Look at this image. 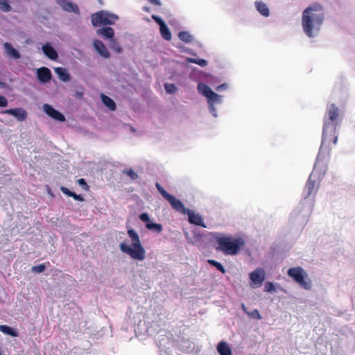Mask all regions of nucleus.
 <instances>
[{
	"instance_id": "nucleus-48",
	"label": "nucleus",
	"mask_w": 355,
	"mask_h": 355,
	"mask_svg": "<svg viewBox=\"0 0 355 355\" xmlns=\"http://www.w3.org/2000/svg\"><path fill=\"white\" fill-rule=\"evenodd\" d=\"M225 87V85H222L220 86L217 87V90H220V89H223Z\"/></svg>"
},
{
	"instance_id": "nucleus-8",
	"label": "nucleus",
	"mask_w": 355,
	"mask_h": 355,
	"mask_svg": "<svg viewBox=\"0 0 355 355\" xmlns=\"http://www.w3.org/2000/svg\"><path fill=\"white\" fill-rule=\"evenodd\" d=\"M318 165L319 164H315L313 171L311 173L307 180L306 184H305L304 189V198H307L311 196H314L318 192V189L319 187V180L317 178V175L315 173V171Z\"/></svg>"
},
{
	"instance_id": "nucleus-14",
	"label": "nucleus",
	"mask_w": 355,
	"mask_h": 355,
	"mask_svg": "<svg viewBox=\"0 0 355 355\" xmlns=\"http://www.w3.org/2000/svg\"><path fill=\"white\" fill-rule=\"evenodd\" d=\"M57 3L64 10L68 12L79 13V9L77 4H74L69 0H57Z\"/></svg>"
},
{
	"instance_id": "nucleus-51",
	"label": "nucleus",
	"mask_w": 355,
	"mask_h": 355,
	"mask_svg": "<svg viewBox=\"0 0 355 355\" xmlns=\"http://www.w3.org/2000/svg\"><path fill=\"white\" fill-rule=\"evenodd\" d=\"M0 355H2V354H1V352H0Z\"/></svg>"
},
{
	"instance_id": "nucleus-42",
	"label": "nucleus",
	"mask_w": 355,
	"mask_h": 355,
	"mask_svg": "<svg viewBox=\"0 0 355 355\" xmlns=\"http://www.w3.org/2000/svg\"><path fill=\"white\" fill-rule=\"evenodd\" d=\"M78 183L80 185H83V186L85 187V189H88V185L87 184L86 181L84 179H83V178L79 179L78 180Z\"/></svg>"
},
{
	"instance_id": "nucleus-11",
	"label": "nucleus",
	"mask_w": 355,
	"mask_h": 355,
	"mask_svg": "<svg viewBox=\"0 0 355 355\" xmlns=\"http://www.w3.org/2000/svg\"><path fill=\"white\" fill-rule=\"evenodd\" d=\"M5 114H11L15 116L18 121H24L27 119L26 110L22 108H12L5 110L2 112Z\"/></svg>"
},
{
	"instance_id": "nucleus-7",
	"label": "nucleus",
	"mask_w": 355,
	"mask_h": 355,
	"mask_svg": "<svg viewBox=\"0 0 355 355\" xmlns=\"http://www.w3.org/2000/svg\"><path fill=\"white\" fill-rule=\"evenodd\" d=\"M156 187L158 192L161 193L162 196H163L166 200L168 201L172 208L175 209L176 211L185 214V212H187V210H189L184 207L182 201L176 199L175 196L166 191L159 184L157 183Z\"/></svg>"
},
{
	"instance_id": "nucleus-35",
	"label": "nucleus",
	"mask_w": 355,
	"mask_h": 355,
	"mask_svg": "<svg viewBox=\"0 0 355 355\" xmlns=\"http://www.w3.org/2000/svg\"><path fill=\"white\" fill-rule=\"evenodd\" d=\"M164 87L166 93L170 94H174L175 92L177 90V88L175 86V85L172 83H165Z\"/></svg>"
},
{
	"instance_id": "nucleus-29",
	"label": "nucleus",
	"mask_w": 355,
	"mask_h": 355,
	"mask_svg": "<svg viewBox=\"0 0 355 355\" xmlns=\"http://www.w3.org/2000/svg\"><path fill=\"white\" fill-rule=\"evenodd\" d=\"M207 263H209L211 266H212L215 267L216 268H217V270H219L220 272L225 273V267L223 266H222L221 263H220L219 262L216 261V260H214V259H208L207 260Z\"/></svg>"
},
{
	"instance_id": "nucleus-30",
	"label": "nucleus",
	"mask_w": 355,
	"mask_h": 355,
	"mask_svg": "<svg viewBox=\"0 0 355 355\" xmlns=\"http://www.w3.org/2000/svg\"><path fill=\"white\" fill-rule=\"evenodd\" d=\"M206 98H207L208 102L212 104L213 103L220 102V96L217 93L213 92L210 94L207 95Z\"/></svg>"
},
{
	"instance_id": "nucleus-31",
	"label": "nucleus",
	"mask_w": 355,
	"mask_h": 355,
	"mask_svg": "<svg viewBox=\"0 0 355 355\" xmlns=\"http://www.w3.org/2000/svg\"><path fill=\"white\" fill-rule=\"evenodd\" d=\"M122 173L125 175H127L130 180H135L138 178L137 173L133 171L132 168H126L123 170Z\"/></svg>"
},
{
	"instance_id": "nucleus-36",
	"label": "nucleus",
	"mask_w": 355,
	"mask_h": 355,
	"mask_svg": "<svg viewBox=\"0 0 355 355\" xmlns=\"http://www.w3.org/2000/svg\"><path fill=\"white\" fill-rule=\"evenodd\" d=\"M45 268V264L41 263L40 265L32 267L31 271L35 273H40L44 271Z\"/></svg>"
},
{
	"instance_id": "nucleus-22",
	"label": "nucleus",
	"mask_w": 355,
	"mask_h": 355,
	"mask_svg": "<svg viewBox=\"0 0 355 355\" xmlns=\"http://www.w3.org/2000/svg\"><path fill=\"white\" fill-rule=\"evenodd\" d=\"M55 72L57 73L61 81L68 82L69 80L70 76L65 69L60 67H55Z\"/></svg>"
},
{
	"instance_id": "nucleus-46",
	"label": "nucleus",
	"mask_w": 355,
	"mask_h": 355,
	"mask_svg": "<svg viewBox=\"0 0 355 355\" xmlns=\"http://www.w3.org/2000/svg\"><path fill=\"white\" fill-rule=\"evenodd\" d=\"M143 10H144V12H149V8H148V7H146V6H144V7H143Z\"/></svg>"
},
{
	"instance_id": "nucleus-37",
	"label": "nucleus",
	"mask_w": 355,
	"mask_h": 355,
	"mask_svg": "<svg viewBox=\"0 0 355 355\" xmlns=\"http://www.w3.org/2000/svg\"><path fill=\"white\" fill-rule=\"evenodd\" d=\"M247 314L254 319H261V315L259 314L257 309H254L252 312H247Z\"/></svg>"
},
{
	"instance_id": "nucleus-39",
	"label": "nucleus",
	"mask_w": 355,
	"mask_h": 355,
	"mask_svg": "<svg viewBox=\"0 0 355 355\" xmlns=\"http://www.w3.org/2000/svg\"><path fill=\"white\" fill-rule=\"evenodd\" d=\"M8 106V99L0 95V107Z\"/></svg>"
},
{
	"instance_id": "nucleus-23",
	"label": "nucleus",
	"mask_w": 355,
	"mask_h": 355,
	"mask_svg": "<svg viewBox=\"0 0 355 355\" xmlns=\"http://www.w3.org/2000/svg\"><path fill=\"white\" fill-rule=\"evenodd\" d=\"M101 99L103 103L109 108L110 110L114 111L116 110V104L113 99L105 94H101Z\"/></svg>"
},
{
	"instance_id": "nucleus-41",
	"label": "nucleus",
	"mask_w": 355,
	"mask_h": 355,
	"mask_svg": "<svg viewBox=\"0 0 355 355\" xmlns=\"http://www.w3.org/2000/svg\"><path fill=\"white\" fill-rule=\"evenodd\" d=\"M71 197H72L73 200L76 201H84L83 197L81 195H78L76 193H73Z\"/></svg>"
},
{
	"instance_id": "nucleus-6",
	"label": "nucleus",
	"mask_w": 355,
	"mask_h": 355,
	"mask_svg": "<svg viewBox=\"0 0 355 355\" xmlns=\"http://www.w3.org/2000/svg\"><path fill=\"white\" fill-rule=\"evenodd\" d=\"M92 24L93 26H100L101 24H114L116 21L119 19L116 15L101 10L92 15Z\"/></svg>"
},
{
	"instance_id": "nucleus-2",
	"label": "nucleus",
	"mask_w": 355,
	"mask_h": 355,
	"mask_svg": "<svg viewBox=\"0 0 355 355\" xmlns=\"http://www.w3.org/2000/svg\"><path fill=\"white\" fill-rule=\"evenodd\" d=\"M337 123L324 122L322 130V138L320 150L316 160V164L321 162V157L323 154L329 155L332 146H336L338 141L336 132Z\"/></svg>"
},
{
	"instance_id": "nucleus-44",
	"label": "nucleus",
	"mask_w": 355,
	"mask_h": 355,
	"mask_svg": "<svg viewBox=\"0 0 355 355\" xmlns=\"http://www.w3.org/2000/svg\"><path fill=\"white\" fill-rule=\"evenodd\" d=\"M241 309H243V311L246 313L247 312H248L247 310H246V307L245 306V305L243 304H241Z\"/></svg>"
},
{
	"instance_id": "nucleus-20",
	"label": "nucleus",
	"mask_w": 355,
	"mask_h": 355,
	"mask_svg": "<svg viewBox=\"0 0 355 355\" xmlns=\"http://www.w3.org/2000/svg\"><path fill=\"white\" fill-rule=\"evenodd\" d=\"M97 35H101L105 39L114 40V31L113 28H101L96 31Z\"/></svg>"
},
{
	"instance_id": "nucleus-17",
	"label": "nucleus",
	"mask_w": 355,
	"mask_h": 355,
	"mask_svg": "<svg viewBox=\"0 0 355 355\" xmlns=\"http://www.w3.org/2000/svg\"><path fill=\"white\" fill-rule=\"evenodd\" d=\"M93 46H94L96 51L98 52L102 57L104 58H110V55L109 51H107L105 44H103L101 40H95L94 42H93Z\"/></svg>"
},
{
	"instance_id": "nucleus-15",
	"label": "nucleus",
	"mask_w": 355,
	"mask_h": 355,
	"mask_svg": "<svg viewBox=\"0 0 355 355\" xmlns=\"http://www.w3.org/2000/svg\"><path fill=\"white\" fill-rule=\"evenodd\" d=\"M185 214L188 215L189 223L206 227V225L204 224L202 217L200 215L195 213L192 210H187V212H185Z\"/></svg>"
},
{
	"instance_id": "nucleus-50",
	"label": "nucleus",
	"mask_w": 355,
	"mask_h": 355,
	"mask_svg": "<svg viewBox=\"0 0 355 355\" xmlns=\"http://www.w3.org/2000/svg\"><path fill=\"white\" fill-rule=\"evenodd\" d=\"M156 3H157V5H160V3L159 2L158 0H157Z\"/></svg>"
},
{
	"instance_id": "nucleus-45",
	"label": "nucleus",
	"mask_w": 355,
	"mask_h": 355,
	"mask_svg": "<svg viewBox=\"0 0 355 355\" xmlns=\"http://www.w3.org/2000/svg\"><path fill=\"white\" fill-rule=\"evenodd\" d=\"M143 18H144V20H146L147 21H150V19L149 17H148L147 15H144Z\"/></svg>"
},
{
	"instance_id": "nucleus-3",
	"label": "nucleus",
	"mask_w": 355,
	"mask_h": 355,
	"mask_svg": "<svg viewBox=\"0 0 355 355\" xmlns=\"http://www.w3.org/2000/svg\"><path fill=\"white\" fill-rule=\"evenodd\" d=\"M128 236L132 241V245H128L125 243L119 244L120 250L128 254L133 260L144 261L145 258V250L143 248L139 235L133 229L128 230Z\"/></svg>"
},
{
	"instance_id": "nucleus-9",
	"label": "nucleus",
	"mask_w": 355,
	"mask_h": 355,
	"mask_svg": "<svg viewBox=\"0 0 355 355\" xmlns=\"http://www.w3.org/2000/svg\"><path fill=\"white\" fill-rule=\"evenodd\" d=\"M250 279L254 285L259 287L262 285L266 279V272L261 268H258L250 273Z\"/></svg>"
},
{
	"instance_id": "nucleus-28",
	"label": "nucleus",
	"mask_w": 355,
	"mask_h": 355,
	"mask_svg": "<svg viewBox=\"0 0 355 355\" xmlns=\"http://www.w3.org/2000/svg\"><path fill=\"white\" fill-rule=\"evenodd\" d=\"M140 219L141 221L146 223V228L148 230H152L155 228L156 224L154 223H148L149 222V216L147 213H142L140 216Z\"/></svg>"
},
{
	"instance_id": "nucleus-12",
	"label": "nucleus",
	"mask_w": 355,
	"mask_h": 355,
	"mask_svg": "<svg viewBox=\"0 0 355 355\" xmlns=\"http://www.w3.org/2000/svg\"><path fill=\"white\" fill-rule=\"evenodd\" d=\"M327 116V120L324 119V123H336L339 116V110L335 104L332 103L328 107Z\"/></svg>"
},
{
	"instance_id": "nucleus-33",
	"label": "nucleus",
	"mask_w": 355,
	"mask_h": 355,
	"mask_svg": "<svg viewBox=\"0 0 355 355\" xmlns=\"http://www.w3.org/2000/svg\"><path fill=\"white\" fill-rule=\"evenodd\" d=\"M0 10L4 12H8L12 10V8L7 0H0Z\"/></svg>"
},
{
	"instance_id": "nucleus-34",
	"label": "nucleus",
	"mask_w": 355,
	"mask_h": 355,
	"mask_svg": "<svg viewBox=\"0 0 355 355\" xmlns=\"http://www.w3.org/2000/svg\"><path fill=\"white\" fill-rule=\"evenodd\" d=\"M110 48L112 49L116 53H120L121 52V47L119 43L116 41L115 39H112L110 41Z\"/></svg>"
},
{
	"instance_id": "nucleus-1",
	"label": "nucleus",
	"mask_w": 355,
	"mask_h": 355,
	"mask_svg": "<svg viewBox=\"0 0 355 355\" xmlns=\"http://www.w3.org/2000/svg\"><path fill=\"white\" fill-rule=\"evenodd\" d=\"M324 19V9L322 5L314 3L304 9L301 24L305 34L309 37L314 36L313 33L318 32Z\"/></svg>"
},
{
	"instance_id": "nucleus-18",
	"label": "nucleus",
	"mask_w": 355,
	"mask_h": 355,
	"mask_svg": "<svg viewBox=\"0 0 355 355\" xmlns=\"http://www.w3.org/2000/svg\"><path fill=\"white\" fill-rule=\"evenodd\" d=\"M3 49L6 55H7L9 58H11L14 60H18L20 58L19 52L17 51V49L13 48L12 44L8 42L3 43Z\"/></svg>"
},
{
	"instance_id": "nucleus-43",
	"label": "nucleus",
	"mask_w": 355,
	"mask_h": 355,
	"mask_svg": "<svg viewBox=\"0 0 355 355\" xmlns=\"http://www.w3.org/2000/svg\"><path fill=\"white\" fill-rule=\"evenodd\" d=\"M162 231V225L161 224H156V232H159Z\"/></svg>"
},
{
	"instance_id": "nucleus-5",
	"label": "nucleus",
	"mask_w": 355,
	"mask_h": 355,
	"mask_svg": "<svg viewBox=\"0 0 355 355\" xmlns=\"http://www.w3.org/2000/svg\"><path fill=\"white\" fill-rule=\"evenodd\" d=\"M287 275L292 277L301 288L305 290H310L311 288V281L309 278L308 274L302 267L290 268L287 271Z\"/></svg>"
},
{
	"instance_id": "nucleus-27",
	"label": "nucleus",
	"mask_w": 355,
	"mask_h": 355,
	"mask_svg": "<svg viewBox=\"0 0 355 355\" xmlns=\"http://www.w3.org/2000/svg\"><path fill=\"white\" fill-rule=\"evenodd\" d=\"M178 37L180 40L187 44L193 41V36L188 31H180Z\"/></svg>"
},
{
	"instance_id": "nucleus-26",
	"label": "nucleus",
	"mask_w": 355,
	"mask_h": 355,
	"mask_svg": "<svg viewBox=\"0 0 355 355\" xmlns=\"http://www.w3.org/2000/svg\"><path fill=\"white\" fill-rule=\"evenodd\" d=\"M198 89L200 93L203 94L204 96H207V95L210 94L213 92L209 86H208L206 84H204L202 83H199L198 85Z\"/></svg>"
},
{
	"instance_id": "nucleus-4",
	"label": "nucleus",
	"mask_w": 355,
	"mask_h": 355,
	"mask_svg": "<svg viewBox=\"0 0 355 355\" xmlns=\"http://www.w3.org/2000/svg\"><path fill=\"white\" fill-rule=\"evenodd\" d=\"M217 250L225 255L234 256L239 253L245 245V241L241 238H234L230 236H221L216 239Z\"/></svg>"
},
{
	"instance_id": "nucleus-32",
	"label": "nucleus",
	"mask_w": 355,
	"mask_h": 355,
	"mask_svg": "<svg viewBox=\"0 0 355 355\" xmlns=\"http://www.w3.org/2000/svg\"><path fill=\"white\" fill-rule=\"evenodd\" d=\"M188 62L190 63H196L202 67H206L207 64V60L205 59L189 58Z\"/></svg>"
},
{
	"instance_id": "nucleus-13",
	"label": "nucleus",
	"mask_w": 355,
	"mask_h": 355,
	"mask_svg": "<svg viewBox=\"0 0 355 355\" xmlns=\"http://www.w3.org/2000/svg\"><path fill=\"white\" fill-rule=\"evenodd\" d=\"M37 77L42 83H46L51 79V73L49 68L42 67L37 70Z\"/></svg>"
},
{
	"instance_id": "nucleus-49",
	"label": "nucleus",
	"mask_w": 355,
	"mask_h": 355,
	"mask_svg": "<svg viewBox=\"0 0 355 355\" xmlns=\"http://www.w3.org/2000/svg\"><path fill=\"white\" fill-rule=\"evenodd\" d=\"M150 2H151L153 4L155 5V0H148Z\"/></svg>"
},
{
	"instance_id": "nucleus-40",
	"label": "nucleus",
	"mask_w": 355,
	"mask_h": 355,
	"mask_svg": "<svg viewBox=\"0 0 355 355\" xmlns=\"http://www.w3.org/2000/svg\"><path fill=\"white\" fill-rule=\"evenodd\" d=\"M60 191L62 193H63L64 194L67 195L69 197H71V195L73 193V192L71 191L69 189L64 187H61Z\"/></svg>"
},
{
	"instance_id": "nucleus-24",
	"label": "nucleus",
	"mask_w": 355,
	"mask_h": 355,
	"mask_svg": "<svg viewBox=\"0 0 355 355\" xmlns=\"http://www.w3.org/2000/svg\"><path fill=\"white\" fill-rule=\"evenodd\" d=\"M254 5L255 8H257V11L259 13H261L262 16H269V10L266 3H264L262 1H257L255 2Z\"/></svg>"
},
{
	"instance_id": "nucleus-25",
	"label": "nucleus",
	"mask_w": 355,
	"mask_h": 355,
	"mask_svg": "<svg viewBox=\"0 0 355 355\" xmlns=\"http://www.w3.org/2000/svg\"><path fill=\"white\" fill-rule=\"evenodd\" d=\"M0 331L3 332L6 335L12 336V337L18 336V333L17 332V331L14 330L12 327L7 325H0Z\"/></svg>"
},
{
	"instance_id": "nucleus-47",
	"label": "nucleus",
	"mask_w": 355,
	"mask_h": 355,
	"mask_svg": "<svg viewBox=\"0 0 355 355\" xmlns=\"http://www.w3.org/2000/svg\"><path fill=\"white\" fill-rule=\"evenodd\" d=\"M151 19H152L153 20H155V13H152V15H151Z\"/></svg>"
},
{
	"instance_id": "nucleus-38",
	"label": "nucleus",
	"mask_w": 355,
	"mask_h": 355,
	"mask_svg": "<svg viewBox=\"0 0 355 355\" xmlns=\"http://www.w3.org/2000/svg\"><path fill=\"white\" fill-rule=\"evenodd\" d=\"M275 290V287L273 285L272 282H267L265 285V291L272 292Z\"/></svg>"
},
{
	"instance_id": "nucleus-16",
	"label": "nucleus",
	"mask_w": 355,
	"mask_h": 355,
	"mask_svg": "<svg viewBox=\"0 0 355 355\" xmlns=\"http://www.w3.org/2000/svg\"><path fill=\"white\" fill-rule=\"evenodd\" d=\"M156 22H157V24L159 25V26H160L159 31H160V34H161V36L162 37V38L166 40H168V41L171 40V31L169 30V28H168L166 26L164 21H162V19L160 17H157Z\"/></svg>"
},
{
	"instance_id": "nucleus-21",
	"label": "nucleus",
	"mask_w": 355,
	"mask_h": 355,
	"mask_svg": "<svg viewBox=\"0 0 355 355\" xmlns=\"http://www.w3.org/2000/svg\"><path fill=\"white\" fill-rule=\"evenodd\" d=\"M216 349L220 355H232V350L226 342H219L216 346Z\"/></svg>"
},
{
	"instance_id": "nucleus-10",
	"label": "nucleus",
	"mask_w": 355,
	"mask_h": 355,
	"mask_svg": "<svg viewBox=\"0 0 355 355\" xmlns=\"http://www.w3.org/2000/svg\"><path fill=\"white\" fill-rule=\"evenodd\" d=\"M43 108L46 115L59 122H64L65 118L64 114L58 110L53 108V106L44 104Z\"/></svg>"
},
{
	"instance_id": "nucleus-19",
	"label": "nucleus",
	"mask_w": 355,
	"mask_h": 355,
	"mask_svg": "<svg viewBox=\"0 0 355 355\" xmlns=\"http://www.w3.org/2000/svg\"><path fill=\"white\" fill-rule=\"evenodd\" d=\"M42 50L44 55L48 57L49 59L55 60L58 58V52L55 51L54 48H53L49 44H46L42 47Z\"/></svg>"
}]
</instances>
